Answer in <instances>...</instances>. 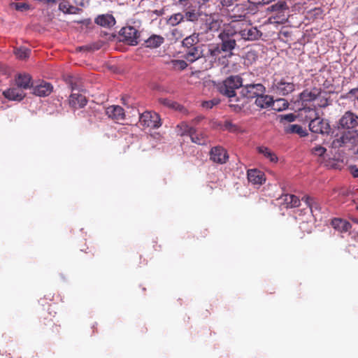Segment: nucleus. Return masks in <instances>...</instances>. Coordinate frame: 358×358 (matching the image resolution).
Instances as JSON below:
<instances>
[{"instance_id":"nucleus-2","label":"nucleus","mask_w":358,"mask_h":358,"mask_svg":"<svg viewBox=\"0 0 358 358\" xmlns=\"http://www.w3.org/2000/svg\"><path fill=\"white\" fill-rule=\"evenodd\" d=\"M303 110L305 113L309 114V115H306V117L310 119L309 129L312 132L322 134H329L331 132V129L328 120L320 117L315 109L304 108Z\"/></svg>"},{"instance_id":"nucleus-59","label":"nucleus","mask_w":358,"mask_h":358,"mask_svg":"<svg viewBox=\"0 0 358 358\" xmlns=\"http://www.w3.org/2000/svg\"><path fill=\"white\" fill-rule=\"evenodd\" d=\"M21 358V357H20Z\"/></svg>"},{"instance_id":"nucleus-12","label":"nucleus","mask_w":358,"mask_h":358,"mask_svg":"<svg viewBox=\"0 0 358 358\" xmlns=\"http://www.w3.org/2000/svg\"><path fill=\"white\" fill-rule=\"evenodd\" d=\"M229 155L225 149L221 146H215L211 148L210 152V159L215 163L225 164L228 160Z\"/></svg>"},{"instance_id":"nucleus-34","label":"nucleus","mask_w":358,"mask_h":358,"mask_svg":"<svg viewBox=\"0 0 358 358\" xmlns=\"http://www.w3.org/2000/svg\"><path fill=\"white\" fill-rule=\"evenodd\" d=\"M185 20V16L181 13L171 15L167 20V23L171 26H176Z\"/></svg>"},{"instance_id":"nucleus-27","label":"nucleus","mask_w":358,"mask_h":358,"mask_svg":"<svg viewBox=\"0 0 358 358\" xmlns=\"http://www.w3.org/2000/svg\"><path fill=\"white\" fill-rule=\"evenodd\" d=\"M199 34L193 33L192 34L185 38L182 42V46L185 48H192L197 46L198 43L199 42Z\"/></svg>"},{"instance_id":"nucleus-46","label":"nucleus","mask_w":358,"mask_h":358,"mask_svg":"<svg viewBox=\"0 0 358 358\" xmlns=\"http://www.w3.org/2000/svg\"><path fill=\"white\" fill-rule=\"evenodd\" d=\"M224 127L229 131H236L238 129V127L230 121L225 122Z\"/></svg>"},{"instance_id":"nucleus-44","label":"nucleus","mask_w":358,"mask_h":358,"mask_svg":"<svg viewBox=\"0 0 358 358\" xmlns=\"http://www.w3.org/2000/svg\"><path fill=\"white\" fill-rule=\"evenodd\" d=\"M345 97L349 99L353 98L355 99H358V88H353L350 90Z\"/></svg>"},{"instance_id":"nucleus-8","label":"nucleus","mask_w":358,"mask_h":358,"mask_svg":"<svg viewBox=\"0 0 358 358\" xmlns=\"http://www.w3.org/2000/svg\"><path fill=\"white\" fill-rule=\"evenodd\" d=\"M222 52L218 43L209 44L206 46V50L203 51V57L210 64L220 62L221 57H227V55H222Z\"/></svg>"},{"instance_id":"nucleus-42","label":"nucleus","mask_w":358,"mask_h":358,"mask_svg":"<svg viewBox=\"0 0 358 358\" xmlns=\"http://www.w3.org/2000/svg\"><path fill=\"white\" fill-rule=\"evenodd\" d=\"M15 10H19V11H25L30 8V6H29V4H28L27 3H23V2L16 3H15Z\"/></svg>"},{"instance_id":"nucleus-15","label":"nucleus","mask_w":358,"mask_h":358,"mask_svg":"<svg viewBox=\"0 0 358 358\" xmlns=\"http://www.w3.org/2000/svg\"><path fill=\"white\" fill-rule=\"evenodd\" d=\"M203 45L186 48L185 58L189 62H194L203 57Z\"/></svg>"},{"instance_id":"nucleus-33","label":"nucleus","mask_w":358,"mask_h":358,"mask_svg":"<svg viewBox=\"0 0 358 358\" xmlns=\"http://www.w3.org/2000/svg\"><path fill=\"white\" fill-rule=\"evenodd\" d=\"M31 53V50L25 47H20L15 48L14 54L19 59H27Z\"/></svg>"},{"instance_id":"nucleus-16","label":"nucleus","mask_w":358,"mask_h":358,"mask_svg":"<svg viewBox=\"0 0 358 358\" xmlns=\"http://www.w3.org/2000/svg\"><path fill=\"white\" fill-rule=\"evenodd\" d=\"M52 85L47 82L41 81L33 88V93L38 96H47L52 92Z\"/></svg>"},{"instance_id":"nucleus-7","label":"nucleus","mask_w":358,"mask_h":358,"mask_svg":"<svg viewBox=\"0 0 358 358\" xmlns=\"http://www.w3.org/2000/svg\"><path fill=\"white\" fill-rule=\"evenodd\" d=\"M182 127H184V131L182 135L189 136L192 143L198 145H206L208 143V136L201 131H198L195 128L190 127L186 124H182Z\"/></svg>"},{"instance_id":"nucleus-57","label":"nucleus","mask_w":358,"mask_h":358,"mask_svg":"<svg viewBox=\"0 0 358 358\" xmlns=\"http://www.w3.org/2000/svg\"><path fill=\"white\" fill-rule=\"evenodd\" d=\"M355 240L358 242V234L355 236Z\"/></svg>"},{"instance_id":"nucleus-24","label":"nucleus","mask_w":358,"mask_h":358,"mask_svg":"<svg viewBox=\"0 0 358 358\" xmlns=\"http://www.w3.org/2000/svg\"><path fill=\"white\" fill-rule=\"evenodd\" d=\"M301 200L305 202L307 206L310 208V210L313 215H315V213L317 212H320L321 210V206L319 201L310 196H304L302 197Z\"/></svg>"},{"instance_id":"nucleus-32","label":"nucleus","mask_w":358,"mask_h":358,"mask_svg":"<svg viewBox=\"0 0 358 358\" xmlns=\"http://www.w3.org/2000/svg\"><path fill=\"white\" fill-rule=\"evenodd\" d=\"M285 131L287 134H297L300 136H305L306 132L303 129L302 127L299 124H289L285 127Z\"/></svg>"},{"instance_id":"nucleus-28","label":"nucleus","mask_w":358,"mask_h":358,"mask_svg":"<svg viewBox=\"0 0 358 358\" xmlns=\"http://www.w3.org/2000/svg\"><path fill=\"white\" fill-rule=\"evenodd\" d=\"M287 9L288 7L285 1H279L268 8V10L278 13V15L273 17L274 20H275L277 17H280L278 15L283 13Z\"/></svg>"},{"instance_id":"nucleus-43","label":"nucleus","mask_w":358,"mask_h":358,"mask_svg":"<svg viewBox=\"0 0 358 358\" xmlns=\"http://www.w3.org/2000/svg\"><path fill=\"white\" fill-rule=\"evenodd\" d=\"M209 1L210 0H194L193 2L196 4L194 8H197L199 10H201L206 7V3H208Z\"/></svg>"},{"instance_id":"nucleus-49","label":"nucleus","mask_w":358,"mask_h":358,"mask_svg":"<svg viewBox=\"0 0 358 358\" xmlns=\"http://www.w3.org/2000/svg\"><path fill=\"white\" fill-rule=\"evenodd\" d=\"M235 0H220V3L223 6H230L233 5Z\"/></svg>"},{"instance_id":"nucleus-38","label":"nucleus","mask_w":358,"mask_h":358,"mask_svg":"<svg viewBox=\"0 0 358 358\" xmlns=\"http://www.w3.org/2000/svg\"><path fill=\"white\" fill-rule=\"evenodd\" d=\"M222 21L218 20H212L207 24L208 30L210 31H217L221 28Z\"/></svg>"},{"instance_id":"nucleus-20","label":"nucleus","mask_w":358,"mask_h":358,"mask_svg":"<svg viewBox=\"0 0 358 358\" xmlns=\"http://www.w3.org/2000/svg\"><path fill=\"white\" fill-rule=\"evenodd\" d=\"M238 36L237 30L231 26L224 27L218 35L221 41H236Z\"/></svg>"},{"instance_id":"nucleus-45","label":"nucleus","mask_w":358,"mask_h":358,"mask_svg":"<svg viewBox=\"0 0 358 358\" xmlns=\"http://www.w3.org/2000/svg\"><path fill=\"white\" fill-rule=\"evenodd\" d=\"M69 5L67 1H63L59 4V10L66 14L68 10V6Z\"/></svg>"},{"instance_id":"nucleus-56","label":"nucleus","mask_w":358,"mask_h":358,"mask_svg":"<svg viewBox=\"0 0 358 358\" xmlns=\"http://www.w3.org/2000/svg\"><path fill=\"white\" fill-rule=\"evenodd\" d=\"M352 3L358 4V0H352Z\"/></svg>"},{"instance_id":"nucleus-14","label":"nucleus","mask_w":358,"mask_h":358,"mask_svg":"<svg viewBox=\"0 0 358 358\" xmlns=\"http://www.w3.org/2000/svg\"><path fill=\"white\" fill-rule=\"evenodd\" d=\"M106 113L110 119L119 122L124 120V109L120 106H110L106 110Z\"/></svg>"},{"instance_id":"nucleus-23","label":"nucleus","mask_w":358,"mask_h":358,"mask_svg":"<svg viewBox=\"0 0 358 358\" xmlns=\"http://www.w3.org/2000/svg\"><path fill=\"white\" fill-rule=\"evenodd\" d=\"M15 83L21 90H27L32 87L31 78L29 74H18Z\"/></svg>"},{"instance_id":"nucleus-25","label":"nucleus","mask_w":358,"mask_h":358,"mask_svg":"<svg viewBox=\"0 0 358 358\" xmlns=\"http://www.w3.org/2000/svg\"><path fill=\"white\" fill-rule=\"evenodd\" d=\"M95 22L102 27H110L115 24V20L112 15H101L95 19Z\"/></svg>"},{"instance_id":"nucleus-29","label":"nucleus","mask_w":358,"mask_h":358,"mask_svg":"<svg viewBox=\"0 0 358 358\" xmlns=\"http://www.w3.org/2000/svg\"><path fill=\"white\" fill-rule=\"evenodd\" d=\"M220 45V50L225 53H228L227 56L230 57L232 55L231 51L235 48L236 45V41H221Z\"/></svg>"},{"instance_id":"nucleus-40","label":"nucleus","mask_w":358,"mask_h":358,"mask_svg":"<svg viewBox=\"0 0 358 358\" xmlns=\"http://www.w3.org/2000/svg\"><path fill=\"white\" fill-rule=\"evenodd\" d=\"M280 122H292L296 119V115L294 113L280 115L279 116Z\"/></svg>"},{"instance_id":"nucleus-31","label":"nucleus","mask_w":358,"mask_h":358,"mask_svg":"<svg viewBox=\"0 0 358 358\" xmlns=\"http://www.w3.org/2000/svg\"><path fill=\"white\" fill-rule=\"evenodd\" d=\"M259 153L262 154L266 158L268 159L271 162H277L278 157L276 155L272 152L268 148L265 146H259L257 148Z\"/></svg>"},{"instance_id":"nucleus-47","label":"nucleus","mask_w":358,"mask_h":358,"mask_svg":"<svg viewBox=\"0 0 358 358\" xmlns=\"http://www.w3.org/2000/svg\"><path fill=\"white\" fill-rule=\"evenodd\" d=\"M79 10L77 7H75L72 5L68 6V10L66 14H76L77 11Z\"/></svg>"},{"instance_id":"nucleus-48","label":"nucleus","mask_w":358,"mask_h":358,"mask_svg":"<svg viewBox=\"0 0 358 358\" xmlns=\"http://www.w3.org/2000/svg\"><path fill=\"white\" fill-rule=\"evenodd\" d=\"M350 169L353 177L358 178V167L357 166H351Z\"/></svg>"},{"instance_id":"nucleus-52","label":"nucleus","mask_w":358,"mask_h":358,"mask_svg":"<svg viewBox=\"0 0 358 358\" xmlns=\"http://www.w3.org/2000/svg\"><path fill=\"white\" fill-rule=\"evenodd\" d=\"M252 3L259 4L261 3L264 0H248Z\"/></svg>"},{"instance_id":"nucleus-36","label":"nucleus","mask_w":358,"mask_h":358,"mask_svg":"<svg viewBox=\"0 0 358 358\" xmlns=\"http://www.w3.org/2000/svg\"><path fill=\"white\" fill-rule=\"evenodd\" d=\"M273 109L278 111L285 110L288 108L289 103L287 100L284 99H277L272 103Z\"/></svg>"},{"instance_id":"nucleus-1","label":"nucleus","mask_w":358,"mask_h":358,"mask_svg":"<svg viewBox=\"0 0 358 358\" xmlns=\"http://www.w3.org/2000/svg\"><path fill=\"white\" fill-rule=\"evenodd\" d=\"M358 115L348 110L341 117L337 127L331 131L330 147L339 149L358 143Z\"/></svg>"},{"instance_id":"nucleus-41","label":"nucleus","mask_w":358,"mask_h":358,"mask_svg":"<svg viewBox=\"0 0 358 358\" xmlns=\"http://www.w3.org/2000/svg\"><path fill=\"white\" fill-rule=\"evenodd\" d=\"M326 150H327L325 148L321 145H318L312 149V152L315 155L321 157L325 153Z\"/></svg>"},{"instance_id":"nucleus-58","label":"nucleus","mask_w":358,"mask_h":358,"mask_svg":"<svg viewBox=\"0 0 358 358\" xmlns=\"http://www.w3.org/2000/svg\"><path fill=\"white\" fill-rule=\"evenodd\" d=\"M356 209L358 210V205L357 206Z\"/></svg>"},{"instance_id":"nucleus-55","label":"nucleus","mask_w":358,"mask_h":358,"mask_svg":"<svg viewBox=\"0 0 358 358\" xmlns=\"http://www.w3.org/2000/svg\"><path fill=\"white\" fill-rule=\"evenodd\" d=\"M201 119H203V117H196L194 120L197 122L200 121Z\"/></svg>"},{"instance_id":"nucleus-54","label":"nucleus","mask_w":358,"mask_h":358,"mask_svg":"<svg viewBox=\"0 0 358 358\" xmlns=\"http://www.w3.org/2000/svg\"><path fill=\"white\" fill-rule=\"evenodd\" d=\"M83 49H85V50H90V48L85 46V47H79V50H81Z\"/></svg>"},{"instance_id":"nucleus-4","label":"nucleus","mask_w":358,"mask_h":358,"mask_svg":"<svg viewBox=\"0 0 358 358\" xmlns=\"http://www.w3.org/2000/svg\"><path fill=\"white\" fill-rule=\"evenodd\" d=\"M70 87L72 93L69 98V104L74 110L85 107L87 103V99L85 95L80 93L76 83H70Z\"/></svg>"},{"instance_id":"nucleus-35","label":"nucleus","mask_w":358,"mask_h":358,"mask_svg":"<svg viewBox=\"0 0 358 358\" xmlns=\"http://www.w3.org/2000/svg\"><path fill=\"white\" fill-rule=\"evenodd\" d=\"M183 15L185 16V19L187 21L195 22L198 20L199 17L201 15V13L198 9L197 10L196 9H193L192 10L186 11Z\"/></svg>"},{"instance_id":"nucleus-21","label":"nucleus","mask_w":358,"mask_h":358,"mask_svg":"<svg viewBox=\"0 0 358 358\" xmlns=\"http://www.w3.org/2000/svg\"><path fill=\"white\" fill-rule=\"evenodd\" d=\"M331 102L329 93L320 88V93L317 95L315 100V106L320 108H326L331 104Z\"/></svg>"},{"instance_id":"nucleus-22","label":"nucleus","mask_w":358,"mask_h":358,"mask_svg":"<svg viewBox=\"0 0 358 358\" xmlns=\"http://www.w3.org/2000/svg\"><path fill=\"white\" fill-rule=\"evenodd\" d=\"M331 225L334 229L341 233L348 231L352 227L349 222L341 218H334L331 222Z\"/></svg>"},{"instance_id":"nucleus-26","label":"nucleus","mask_w":358,"mask_h":358,"mask_svg":"<svg viewBox=\"0 0 358 358\" xmlns=\"http://www.w3.org/2000/svg\"><path fill=\"white\" fill-rule=\"evenodd\" d=\"M273 103V99L268 95H259L255 99V104L260 108H267Z\"/></svg>"},{"instance_id":"nucleus-11","label":"nucleus","mask_w":358,"mask_h":358,"mask_svg":"<svg viewBox=\"0 0 358 358\" xmlns=\"http://www.w3.org/2000/svg\"><path fill=\"white\" fill-rule=\"evenodd\" d=\"M159 115L151 111H145L139 117V123L145 127L158 128L161 126Z\"/></svg>"},{"instance_id":"nucleus-30","label":"nucleus","mask_w":358,"mask_h":358,"mask_svg":"<svg viewBox=\"0 0 358 358\" xmlns=\"http://www.w3.org/2000/svg\"><path fill=\"white\" fill-rule=\"evenodd\" d=\"M164 38L157 36L152 35L145 41L146 46L151 48H156L160 46L164 43Z\"/></svg>"},{"instance_id":"nucleus-50","label":"nucleus","mask_w":358,"mask_h":358,"mask_svg":"<svg viewBox=\"0 0 358 358\" xmlns=\"http://www.w3.org/2000/svg\"><path fill=\"white\" fill-rule=\"evenodd\" d=\"M315 15H320L322 13V10L320 8H315L313 10Z\"/></svg>"},{"instance_id":"nucleus-18","label":"nucleus","mask_w":358,"mask_h":358,"mask_svg":"<svg viewBox=\"0 0 358 358\" xmlns=\"http://www.w3.org/2000/svg\"><path fill=\"white\" fill-rule=\"evenodd\" d=\"M248 180L253 185H262L265 181L264 174L257 169L248 171Z\"/></svg>"},{"instance_id":"nucleus-6","label":"nucleus","mask_w":358,"mask_h":358,"mask_svg":"<svg viewBox=\"0 0 358 358\" xmlns=\"http://www.w3.org/2000/svg\"><path fill=\"white\" fill-rule=\"evenodd\" d=\"M238 36L245 41H255L259 39L262 33L255 27L250 24L243 22L242 26L237 30Z\"/></svg>"},{"instance_id":"nucleus-9","label":"nucleus","mask_w":358,"mask_h":358,"mask_svg":"<svg viewBox=\"0 0 358 358\" xmlns=\"http://www.w3.org/2000/svg\"><path fill=\"white\" fill-rule=\"evenodd\" d=\"M120 41L131 45L138 44V39L140 34L138 31L134 27L129 26L122 27L120 31Z\"/></svg>"},{"instance_id":"nucleus-37","label":"nucleus","mask_w":358,"mask_h":358,"mask_svg":"<svg viewBox=\"0 0 358 358\" xmlns=\"http://www.w3.org/2000/svg\"><path fill=\"white\" fill-rule=\"evenodd\" d=\"M169 64L174 70L182 71L186 69L187 64L184 60L173 59L170 62Z\"/></svg>"},{"instance_id":"nucleus-17","label":"nucleus","mask_w":358,"mask_h":358,"mask_svg":"<svg viewBox=\"0 0 358 358\" xmlns=\"http://www.w3.org/2000/svg\"><path fill=\"white\" fill-rule=\"evenodd\" d=\"M3 94L6 99L12 101H21L25 96V93L17 86L5 90Z\"/></svg>"},{"instance_id":"nucleus-39","label":"nucleus","mask_w":358,"mask_h":358,"mask_svg":"<svg viewBox=\"0 0 358 358\" xmlns=\"http://www.w3.org/2000/svg\"><path fill=\"white\" fill-rule=\"evenodd\" d=\"M219 99H213L212 100L203 101L201 106L206 109H211L213 106L220 103Z\"/></svg>"},{"instance_id":"nucleus-10","label":"nucleus","mask_w":358,"mask_h":358,"mask_svg":"<svg viewBox=\"0 0 358 358\" xmlns=\"http://www.w3.org/2000/svg\"><path fill=\"white\" fill-rule=\"evenodd\" d=\"M273 90L278 94L281 96H286L295 90V84L293 82L286 80L282 78L280 79H274L273 85Z\"/></svg>"},{"instance_id":"nucleus-53","label":"nucleus","mask_w":358,"mask_h":358,"mask_svg":"<svg viewBox=\"0 0 358 358\" xmlns=\"http://www.w3.org/2000/svg\"><path fill=\"white\" fill-rule=\"evenodd\" d=\"M287 19L285 17V16L283 15V17L279 21V20H276L275 21V22H278V23H283L285 21H286Z\"/></svg>"},{"instance_id":"nucleus-19","label":"nucleus","mask_w":358,"mask_h":358,"mask_svg":"<svg viewBox=\"0 0 358 358\" xmlns=\"http://www.w3.org/2000/svg\"><path fill=\"white\" fill-rule=\"evenodd\" d=\"M280 199L282 201V205L287 208H296L300 205V199L294 194H282Z\"/></svg>"},{"instance_id":"nucleus-3","label":"nucleus","mask_w":358,"mask_h":358,"mask_svg":"<svg viewBox=\"0 0 358 358\" xmlns=\"http://www.w3.org/2000/svg\"><path fill=\"white\" fill-rule=\"evenodd\" d=\"M243 78L240 76H230L217 85V90L223 95L231 98L236 96V89L241 87Z\"/></svg>"},{"instance_id":"nucleus-5","label":"nucleus","mask_w":358,"mask_h":358,"mask_svg":"<svg viewBox=\"0 0 358 358\" xmlns=\"http://www.w3.org/2000/svg\"><path fill=\"white\" fill-rule=\"evenodd\" d=\"M241 94L247 99L257 98L259 95H262L266 91L265 87L261 83H242Z\"/></svg>"},{"instance_id":"nucleus-13","label":"nucleus","mask_w":358,"mask_h":358,"mask_svg":"<svg viewBox=\"0 0 358 358\" xmlns=\"http://www.w3.org/2000/svg\"><path fill=\"white\" fill-rule=\"evenodd\" d=\"M319 93H320V87H315L311 89H306L299 94V99L303 105L307 102H315Z\"/></svg>"},{"instance_id":"nucleus-51","label":"nucleus","mask_w":358,"mask_h":358,"mask_svg":"<svg viewBox=\"0 0 358 358\" xmlns=\"http://www.w3.org/2000/svg\"><path fill=\"white\" fill-rule=\"evenodd\" d=\"M169 102H170V101L165 100L164 103V104H167L168 106L173 107V108H175V105H178L177 103H172L171 104H170Z\"/></svg>"}]
</instances>
